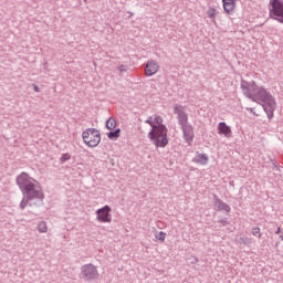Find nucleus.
<instances>
[{"label": "nucleus", "mask_w": 283, "mask_h": 283, "mask_svg": "<svg viewBox=\"0 0 283 283\" xmlns=\"http://www.w3.org/2000/svg\"><path fill=\"white\" fill-rule=\"evenodd\" d=\"M15 182L23 196L19 208L25 209V207H40L43 205V200H45V195L41 189V186L38 184L34 178L30 177L28 172H21Z\"/></svg>", "instance_id": "1"}, {"label": "nucleus", "mask_w": 283, "mask_h": 283, "mask_svg": "<svg viewBox=\"0 0 283 283\" xmlns=\"http://www.w3.org/2000/svg\"><path fill=\"white\" fill-rule=\"evenodd\" d=\"M240 87L242 90V93L247 96V98H250L253 103H261L262 107L269 118H273V114L275 112V98L266 88L263 86H258L255 81H247L241 80Z\"/></svg>", "instance_id": "2"}, {"label": "nucleus", "mask_w": 283, "mask_h": 283, "mask_svg": "<svg viewBox=\"0 0 283 283\" xmlns=\"http://www.w3.org/2000/svg\"><path fill=\"white\" fill-rule=\"evenodd\" d=\"M168 132L169 130L167 129V126L156 125L153 126V128L148 133V138L149 140H151L155 147L165 148L167 145H169V139L167 138Z\"/></svg>", "instance_id": "3"}, {"label": "nucleus", "mask_w": 283, "mask_h": 283, "mask_svg": "<svg viewBox=\"0 0 283 283\" xmlns=\"http://www.w3.org/2000/svg\"><path fill=\"white\" fill-rule=\"evenodd\" d=\"M82 138L87 147H98L101 144V133L96 128H86L82 133Z\"/></svg>", "instance_id": "4"}, {"label": "nucleus", "mask_w": 283, "mask_h": 283, "mask_svg": "<svg viewBox=\"0 0 283 283\" xmlns=\"http://www.w3.org/2000/svg\"><path fill=\"white\" fill-rule=\"evenodd\" d=\"M269 6L270 19L283 23V0H270Z\"/></svg>", "instance_id": "5"}, {"label": "nucleus", "mask_w": 283, "mask_h": 283, "mask_svg": "<svg viewBox=\"0 0 283 283\" xmlns=\"http://www.w3.org/2000/svg\"><path fill=\"white\" fill-rule=\"evenodd\" d=\"M81 275H82V280H86L87 282H92L93 280H98V276H99L98 270L92 263L84 264L81 268Z\"/></svg>", "instance_id": "6"}, {"label": "nucleus", "mask_w": 283, "mask_h": 283, "mask_svg": "<svg viewBox=\"0 0 283 283\" xmlns=\"http://www.w3.org/2000/svg\"><path fill=\"white\" fill-rule=\"evenodd\" d=\"M174 113L177 115L178 125H180V127L189 125V115L185 111V106L175 105Z\"/></svg>", "instance_id": "7"}, {"label": "nucleus", "mask_w": 283, "mask_h": 283, "mask_svg": "<svg viewBox=\"0 0 283 283\" xmlns=\"http://www.w3.org/2000/svg\"><path fill=\"white\" fill-rule=\"evenodd\" d=\"M96 216L98 222L109 223L112 222V208L109 206H104L96 210Z\"/></svg>", "instance_id": "8"}, {"label": "nucleus", "mask_w": 283, "mask_h": 283, "mask_svg": "<svg viewBox=\"0 0 283 283\" xmlns=\"http://www.w3.org/2000/svg\"><path fill=\"white\" fill-rule=\"evenodd\" d=\"M213 198H214V201H213L214 211H224L226 216H229V213H231V206L227 205V202L218 198L217 195H213Z\"/></svg>", "instance_id": "9"}, {"label": "nucleus", "mask_w": 283, "mask_h": 283, "mask_svg": "<svg viewBox=\"0 0 283 283\" xmlns=\"http://www.w3.org/2000/svg\"><path fill=\"white\" fill-rule=\"evenodd\" d=\"M181 132L184 134V139L186 140L187 145H191L196 136V134L193 133V126L191 124L181 126Z\"/></svg>", "instance_id": "10"}, {"label": "nucleus", "mask_w": 283, "mask_h": 283, "mask_svg": "<svg viewBox=\"0 0 283 283\" xmlns=\"http://www.w3.org/2000/svg\"><path fill=\"white\" fill-rule=\"evenodd\" d=\"M160 70V65L155 60H148L145 67L146 76H154Z\"/></svg>", "instance_id": "11"}, {"label": "nucleus", "mask_w": 283, "mask_h": 283, "mask_svg": "<svg viewBox=\"0 0 283 283\" xmlns=\"http://www.w3.org/2000/svg\"><path fill=\"white\" fill-rule=\"evenodd\" d=\"M218 134L226 138H231V126L227 125L224 122H220L218 124Z\"/></svg>", "instance_id": "12"}, {"label": "nucleus", "mask_w": 283, "mask_h": 283, "mask_svg": "<svg viewBox=\"0 0 283 283\" xmlns=\"http://www.w3.org/2000/svg\"><path fill=\"white\" fill-rule=\"evenodd\" d=\"M192 163H196V165H208L209 164V156L207 154H200L197 153V156L192 159Z\"/></svg>", "instance_id": "13"}, {"label": "nucleus", "mask_w": 283, "mask_h": 283, "mask_svg": "<svg viewBox=\"0 0 283 283\" xmlns=\"http://www.w3.org/2000/svg\"><path fill=\"white\" fill-rule=\"evenodd\" d=\"M107 138H109V140H116L120 138V128H116L115 130L107 133Z\"/></svg>", "instance_id": "14"}, {"label": "nucleus", "mask_w": 283, "mask_h": 283, "mask_svg": "<svg viewBox=\"0 0 283 283\" xmlns=\"http://www.w3.org/2000/svg\"><path fill=\"white\" fill-rule=\"evenodd\" d=\"M233 8H235V2H226V4H223V10L227 14H231V12H233Z\"/></svg>", "instance_id": "15"}, {"label": "nucleus", "mask_w": 283, "mask_h": 283, "mask_svg": "<svg viewBox=\"0 0 283 283\" xmlns=\"http://www.w3.org/2000/svg\"><path fill=\"white\" fill-rule=\"evenodd\" d=\"M106 127L111 130L116 129V119L114 117H109L106 120Z\"/></svg>", "instance_id": "16"}, {"label": "nucleus", "mask_w": 283, "mask_h": 283, "mask_svg": "<svg viewBox=\"0 0 283 283\" xmlns=\"http://www.w3.org/2000/svg\"><path fill=\"white\" fill-rule=\"evenodd\" d=\"M38 231L39 233H48V224L45 223V221H41L38 224Z\"/></svg>", "instance_id": "17"}, {"label": "nucleus", "mask_w": 283, "mask_h": 283, "mask_svg": "<svg viewBox=\"0 0 283 283\" xmlns=\"http://www.w3.org/2000/svg\"><path fill=\"white\" fill-rule=\"evenodd\" d=\"M156 240H159V242H165V239L167 238V233L160 231L159 233L155 234Z\"/></svg>", "instance_id": "18"}, {"label": "nucleus", "mask_w": 283, "mask_h": 283, "mask_svg": "<svg viewBox=\"0 0 283 283\" xmlns=\"http://www.w3.org/2000/svg\"><path fill=\"white\" fill-rule=\"evenodd\" d=\"M252 235H254V238H262V232L259 227L252 228Z\"/></svg>", "instance_id": "19"}, {"label": "nucleus", "mask_w": 283, "mask_h": 283, "mask_svg": "<svg viewBox=\"0 0 283 283\" xmlns=\"http://www.w3.org/2000/svg\"><path fill=\"white\" fill-rule=\"evenodd\" d=\"M217 12L218 11L214 8H209L207 11V14H208L209 19H216Z\"/></svg>", "instance_id": "20"}, {"label": "nucleus", "mask_w": 283, "mask_h": 283, "mask_svg": "<svg viewBox=\"0 0 283 283\" xmlns=\"http://www.w3.org/2000/svg\"><path fill=\"white\" fill-rule=\"evenodd\" d=\"M153 120L155 125H165L163 124V118L160 117V115H155Z\"/></svg>", "instance_id": "21"}, {"label": "nucleus", "mask_w": 283, "mask_h": 283, "mask_svg": "<svg viewBox=\"0 0 283 283\" xmlns=\"http://www.w3.org/2000/svg\"><path fill=\"white\" fill-rule=\"evenodd\" d=\"M145 123H146L147 125H150L151 129H154V127H156V124L154 123V117H153V116H149V117L145 120Z\"/></svg>", "instance_id": "22"}, {"label": "nucleus", "mask_w": 283, "mask_h": 283, "mask_svg": "<svg viewBox=\"0 0 283 283\" xmlns=\"http://www.w3.org/2000/svg\"><path fill=\"white\" fill-rule=\"evenodd\" d=\"M118 72H120V74H124V72H127V70H129V66L122 64L118 66Z\"/></svg>", "instance_id": "23"}, {"label": "nucleus", "mask_w": 283, "mask_h": 283, "mask_svg": "<svg viewBox=\"0 0 283 283\" xmlns=\"http://www.w3.org/2000/svg\"><path fill=\"white\" fill-rule=\"evenodd\" d=\"M70 158H72V156L70 154H63L61 156V163H67V160H70Z\"/></svg>", "instance_id": "24"}, {"label": "nucleus", "mask_w": 283, "mask_h": 283, "mask_svg": "<svg viewBox=\"0 0 283 283\" xmlns=\"http://www.w3.org/2000/svg\"><path fill=\"white\" fill-rule=\"evenodd\" d=\"M220 224H222V227H227L229 226V219L228 218H223L221 220L218 221Z\"/></svg>", "instance_id": "25"}, {"label": "nucleus", "mask_w": 283, "mask_h": 283, "mask_svg": "<svg viewBox=\"0 0 283 283\" xmlns=\"http://www.w3.org/2000/svg\"><path fill=\"white\" fill-rule=\"evenodd\" d=\"M239 242L247 244L249 242V238H240Z\"/></svg>", "instance_id": "26"}, {"label": "nucleus", "mask_w": 283, "mask_h": 283, "mask_svg": "<svg viewBox=\"0 0 283 283\" xmlns=\"http://www.w3.org/2000/svg\"><path fill=\"white\" fill-rule=\"evenodd\" d=\"M234 0H222V3L226 4V3H234L233 2Z\"/></svg>", "instance_id": "27"}, {"label": "nucleus", "mask_w": 283, "mask_h": 283, "mask_svg": "<svg viewBox=\"0 0 283 283\" xmlns=\"http://www.w3.org/2000/svg\"><path fill=\"white\" fill-rule=\"evenodd\" d=\"M198 262H199L198 258H193L191 261V264H198Z\"/></svg>", "instance_id": "28"}, {"label": "nucleus", "mask_w": 283, "mask_h": 283, "mask_svg": "<svg viewBox=\"0 0 283 283\" xmlns=\"http://www.w3.org/2000/svg\"><path fill=\"white\" fill-rule=\"evenodd\" d=\"M33 90H34V92H36V93L41 92V88H39L36 85H34Z\"/></svg>", "instance_id": "29"}, {"label": "nucleus", "mask_w": 283, "mask_h": 283, "mask_svg": "<svg viewBox=\"0 0 283 283\" xmlns=\"http://www.w3.org/2000/svg\"><path fill=\"white\" fill-rule=\"evenodd\" d=\"M275 233H276V234H279V233H280V228H277V230L275 231Z\"/></svg>", "instance_id": "30"}, {"label": "nucleus", "mask_w": 283, "mask_h": 283, "mask_svg": "<svg viewBox=\"0 0 283 283\" xmlns=\"http://www.w3.org/2000/svg\"><path fill=\"white\" fill-rule=\"evenodd\" d=\"M248 109V112H253V108H247Z\"/></svg>", "instance_id": "31"}, {"label": "nucleus", "mask_w": 283, "mask_h": 283, "mask_svg": "<svg viewBox=\"0 0 283 283\" xmlns=\"http://www.w3.org/2000/svg\"><path fill=\"white\" fill-rule=\"evenodd\" d=\"M280 238H281V240H282V242H283V233L280 235Z\"/></svg>", "instance_id": "32"}]
</instances>
